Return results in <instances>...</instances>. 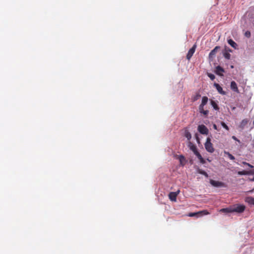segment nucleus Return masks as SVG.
Segmentation results:
<instances>
[{"label":"nucleus","mask_w":254,"mask_h":254,"mask_svg":"<svg viewBox=\"0 0 254 254\" xmlns=\"http://www.w3.org/2000/svg\"><path fill=\"white\" fill-rule=\"evenodd\" d=\"M195 48H196V46L193 45V47L189 50V51L187 54V59L188 60H190V59L192 56L193 54H194V53L195 52Z\"/></svg>","instance_id":"nucleus-8"},{"label":"nucleus","mask_w":254,"mask_h":254,"mask_svg":"<svg viewBox=\"0 0 254 254\" xmlns=\"http://www.w3.org/2000/svg\"><path fill=\"white\" fill-rule=\"evenodd\" d=\"M208 100V98L206 96H203L202 98L201 103L199 106L198 109L200 114L203 115L204 116L206 117L209 113L208 110H205L204 109V106L207 104Z\"/></svg>","instance_id":"nucleus-1"},{"label":"nucleus","mask_w":254,"mask_h":254,"mask_svg":"<svg viewBox=\"0 0 254 254\" xmlns=\"http://www.w3.org/2000/svg\"><path fill=\"white\" fill-rule=\"evenodd\" d=\"M232 210L233 212H236L238 213H243L245 209L246 206L243 204H235L231 206Z\"/></svg>","instance_id":"nucleus-2"},{"label":"nucleus","mask_w":254,"mask_h":254,"mask_svg":"<svg viewBox=\"0 0 254 254\" xmlns=\"http://www.w3.org/2000/svg\"><path fill=\"white\" fill-rule=\"evenodd\" d=\"M224 153L228 156V157L230 159H231L232 160H234L235 159V157L233 155H232L231 154H230L229 152L224 151Z\"/></svg>","instance_id":"nucleus-22"},{"label":"nucleus","mask_w":254,"mask_h":254,"mask_svg":"<svg viewBox=\"0 0 254 254\" xmlns=\"http://www.w3.org/2000/svg\"><path fill=\"white\" fill-rule=\"evenodd\" d=\"M220 46H216L209 53V59H213V58L215 56L217 52L219 50H220Z\"/></svg>","instance_id":"nucleus-6"},{"label":"nucleus","mask_w":254,"mask_h":254,"mask_svg":"<svg viewBox=\"0 0 254 254\" xmlns=\"http://www.w3.org/2000/svg\"><path fill=\"white\" fill-rule=\"evenodd\" d=\"M245 36L247 38H250L251 36V32L249 31H247L245 33Z\"/></svg>","instance_id":"nucleus-28"},{"label":"nucleus","mask_w":254,"mask_h":254,"mask_svg":"<svg viewBox=\"0 0 254 254\" xmlns=\"http://www.w3.org/2000/svg\"><path fill=\"white\" fill-rule=\"evenodd\" d=\"M220 211L225 213H232V207L230 206L227 208H222L220 210Z\"/></svg>","instance_id":"nucleus-17"},{"label":"nucleus","mask_w":254,"mask_h":254,"mask_svg":"<svg viewBox=\"0 0 254 254\" xmlns=\"http://www.w3.org/2000/svg\"><path fill=\"white\" fill-rule=\"evenodd\" d=\"M185 136L189 140H190L191 138V135L190 133L188 130L185 131Z\"/></svg>","instance_id":"nucleus-21"},{"label":"nucleus","mask_w":254,"mask_h":254,"mask_svg":"<svg viewBox=\"0 0 254 254\" xmlns=\"http://www.w3.org/2000/svg\"><path fill=\"white\" fill-rule=\"evenodd\" d=\"M197 157L198 158V159L199 160V161L200 162L203 164L205 163V161L204 160V159L202 158V157L201 156V154H199L198 155V156H197Z\"/></svg>","instance_id":"nucleus-23"},{"label":"nucleus","mask_w":254,"mask_h":254,"mask_svg":"<svg viewBox=\"0 0 254 254\" xmlns=\"http://www.w3.org/2000/svg\"><path fill=\"white\" fill-rule=\"evenodd\" d=\"M228 44L235 49H238V45L232 39H230L228 40Z\"/></svg>","instance_id":"nucleus-14"},{"label":"nucleus","mask_w":254,"mask_h":254,"mask_svg":"<svg viewBox=\"0 0 254 254\" xmlns=\"http://www.w3.org/2000/svg\"><path fill=\"white\" fill-rule=\"evenodd\" d=\"M230 88H231V90H232L233 91H234L237 93H239V90L237 87V84L235 81H232L231 82Z\"/></svg>","instance_id":"nucleus-11"},{"label":"nucleus","mask_w":254,"mask_h":254,"mask_svg":"<svg viewBox=\"0 0 254 254\" xmlns=\"http://www.w3.org/2000/svg\"><path fill=\"white\" fill-rule=\"evenodd\" d=\"M239 175H254V170L239 171L238 172Z\"/></svg>","instance_id":"nucleus-12"},{"label":"nucleus","mask_w":254,"mask_h":254,"mask_svg":"<svg viewBox=\"0 0 254 254\" xmlns=\"http://www.w3.org/2000/svg\"><path fill=\"white\" fill-rule=\"evenodd\" d=\"M221 125L226 130H229V127H228V126L224 122H222L221 123Z\"/></svg>","instance_id":"nucleus-26"},{"label":"nucleus","mask_w":254,"mask_h":254,"mask_svg":"<svg viewBox=\"0 0 254 254\" xmlns=\"http://www.w3.org/2000/svg\"><path fill=\"white\" fill-rule=\"evenodd\" d=\"M208 76L212 80H214L215 78V75L211 73H208Z\"/></svg>","instance_id":"nucleus-29"},{"label":"nucleus","mask_w":254,"mask_h":254,"mask_svg":"<svg viewBox=\"0 0 254 254\" xmlns=\"http://www.w3.org/2000/svg\"><path fill=\"white\" fill-rule=\"evenodd\" d=\"M250 180L254 182V177L252 179H250Z\"/></svg>","instance_id":"nucleus-36"},{"label":"nucleus","mask_w":254,"mask_h":254,"mask_svg":"<svg viewBox=\"0 0 254 254\" xmlns=\"http://www.w3.org/2000/svg\"><path fill=\"white\" fill-rule=\"evenodd\" d=\"M249 120L247 119H244L241 122L240 127L241 128H243L248 123Z\"/></svg>","instance_id":"nucleus-16"},{"label":"nucleus","mask_w":254,"mask_h":254,"mask_svg":"<svg viewBox=\"0 0 254 254\" xmlns=\"http://www.w3.org/2000/svg\"><path fill=\"white\" fill-rule=\"evenodd\" d=\"M196 140H197V142H198V143H199V142H200V141H199V138H198V137L197 136V135H196Z\"/></svg>","instance_id":"nucleus-35"},{"label":"nucleus","mask_w":254,"mask_h":254,"mask_svg":"<svg viewBox=\"0 0 254 254\" xmlns=\"http://www.w3.org/2000/svg\"><path fill=\"white\" fill-rule=\"evenodd\" d=\"M224 57L228 60H229L231 57V55L228 53H225L224 54Z\"/></svg>","instance_id":"nucleus-27"},{"label":"nucleus","mask_w":254,"mask_h":254,"mask_svg":"<svg viewBox=\"0 0 254 254\" xmlns=\"http://www.w3.org/2000/svg\"><path fill=\"white\" fill-rule=\"evenodd\" d=\"M198 131L202 134L207 135L209 132L208 129L204 125H199L197 127Z\"/></svg>","instance_id":"nucleus-4"},{"label":"nucleus","mask_w":254,"mask_h":254,"mask_svg":"<svg viewBox=\"0 0 254 254\" xmlns=\"http://www.w3.org/2000/svg\"><path fill=\"white\" fill-rule=\"evenodd\" d=\"M205 149L209 153H213L214 151V148L212 143L211 142V139L209 137H207L204 144Z\"/></svg>","instance_id":"nucleus-3"},{"label":"nucleus","mask_w":254,"mask_h":254,"mask_svg":"<svg viewBox=\"0 0 254 254\" xmlns=\"http://www.w3.org/2000/svg\"><path fill=\"white\" fill-rule=\"evenodd\" d=\"M254 189L253 190H251L249 191L248 192H253V191H254Z\"/></svg>","instance_id":"nucleus-37"},{"label":"nucleus","mask_w":254,"mask_h":254,"mask_svg":"<svg viewBox=\"0 0 254 254\" xmlns=\"http://www.w3.org/2000/svg\"><path fill=\"white\" fill-rule=\"evenodd\" d=\"M214 86L216 88L219 93L223 95L226 94V92L223 91V88L218 83H214Z\"/></svg>","instance_id":"nucleus-9"},{"label":"nucleus","mask_w":254,"mask_h":254,"mask_svg":"<svg viewBox=\"0 0 254 254\" xmlns=\"http://www.w3.org/2000/svg\"><path fill=\"white\" fill-rule=\"evenodd\" d=\"M216 73L219 75H222V73L224 72V69L221 67L220 66L218 65L216 66Z\"/></svg>","instance_id":"nucleus-15"},{"label":"nucleus","mask_w":254,"mask_h":254,"mask_svg":"<svg viewBox=\"0 0 254 254\" xmlns=\"http://www.w3.org/2000/svg\"><path fill=\"white\" fill-rule=\"evenodd\" d=\"M198 173L199 174L204 175L205 177H206L207 178L208 177V175L207 173L206 172H205L204 171H203V170L199 169L198 171Z\"/></svg>","instance_id":"nucleus-24"},{"label":"nucleus","mask_w":254,"mask_h":254,"mask_svg":"<svg viewBox=\"0 0 254 254\" xmlns=\"http://www.w3.org/2000/svg\"><path fill=\"white\" fill-rule=\"evenodd\" d=\"M213 128H214V129H215V130H217V129H217V126H216L215 124H214V125H213Z\"/></svg>","instance_id":"nucleus-34"},{"label":"nucleus","mask_w":254,"mask_h":254,"mask_svg":"<svg viewBox=\"0 0 254 254\" xmlns=\"http://www.w3.org/2000/svg\"><path fill=\"white\" fill-rule=\"evenodd\" d=\"M179 159L180 162V164L181 165H184L183 164V162L185 160V157L183 155H181L179 156Z\"/></svg>","instance_id":"nucleus-25"},{"label":"nucleus","mask_w":254,"mask_h":254,"mask_svg":"<svg viewBox=\"0 0 254 254\" xmlns=\"http://www.w3.org/2000/svg\"><path fill=\"white\" fill-rule=\"evenodd\" d=\"M189 147L190 148V149L191 150V151H194L197 148H196V146L195 145H194L192 143H191V142H189Z\"/></svg>","instance_id":"nucleus-20"},{"label":"nucleus","mask_w":254,"mask_h":254,"mask_svg":"<svg viewBox=\"0 0 254 254\" xmlns=\"http://www.w3.org/2000/svg\"><path fill=\"white\" fill-rule=\"evenodd\" d=\"M179 192V191L178 192H171L169 194V199L173 201H176L177 196Z\"/></svg>","instance_id":"nucleus-10"},{"label":"nucleus","mask_w":254,"mask_h":254,"mask_svg":"<svg viewBox=\"0 0 254 254\" xmlns=\"http://www.w3.org/2000/svg\"><path fill=\"white\" fill-rule=\"evenodd\" d=\"M243 163L245 164V165H246L247 166H248L249 167L251 168H253L254 167V166L251 164H250L249 163H247V162H243Z\"/></svg>","instance_id":"nucleus-32"},{"label":"nucleus","mask_w":254,"mask_h":254,"mask_svg":"<svg viewBox=\"0 0 254 254\" xmlns=\"http://www.w3.org/2000/svg\"><path fill=\"white\" fill-rule=\"evenodd\" d=\"M245 201L249 204L254 206V197L252 196L246 197L245 198Z\"/></svg>","instance_id":"nucleus-13"},{"label":"nucleus","mask_w":254,"mask_h":254,"mask_svg":"<svg viewBox=\"0 0 254 254\" xmlns=\"http://www.w3.org/2000/svg\"><path fill=\"white\" fill-rule=\"evenodd\" d=\"M210 184L215 187H223L225 186L224 183L219 181H214L213 180H210Z\"/></svg>","instance_id":"nucleus-5"},{"label":"nucleus","mask_w":254,"mask_h":254,"mask_svg":"<svg viewBox=\"0 0 254 254\" xmlns=\"http://www.w3.org/2000/svg\"><path fill=\"white\" fill-rule=\"evenodd\" d=\"M208 214H209V213L207 210H202V211H199L196 213H190L189 214V216H190V217H192V216H197L198 215L200 216H202L203 215H207Z\"/></svg>","instance_id":"nucleus-7"},{"label":"nucleus","mask_w":254,"mask_h":254,"mask_svg":"<svg viewBox=\"0 0 254 254\" xmlns=\"http://www.w3.org/2000/svg\"><path fill=\"white\" fill-rule=\"evenodd\" d=\"M232 138L234 140H235L238 141V142L240 143V140L239 139H238L235 136H232Z\"/></svg>","instance_id":"nucleus-33"},{"label":"nucleus","mask_w":254,"mask_h":254,"mask_svg":"<svg viewBox=\"0 0 254 254\" xmlns=\"http://www.w3.org/2000/svg\"><path fill=\"white\" fill-rule=\"evenodd\" d=\"M193 152L196 156H198V155L200 154V153L197 151V148L195 150L193 151Z\"/></svg>","instance_id":"nucleus-30"},{"label":"nucleus","mask_w":254,"mask_h":254,"mask_svg":"<svg viewBox=\"0 0 254 254\" xmlns=\"http://www.w3.org/2000/svg\"><path fill=\"white\" fill-rule=\"evenodd\" d=\"M193 152L196 156H198V155L200 154V153L197 151V148L195 150L193 151Z\"/></svg>","instance_id":"nucleus-31"},{"label":"nucleus","mask_w":254,"mask_h":254,"mask_svg":"<svg viewBox=\"0 0 254 254\" xmlns=\"http://www.w3.org/2000/svg\"><path fill=\"white\" fill-rule=\"evenodd\" d=\"M201 97V95L199 92H197L195 95H194L192 97V101L194 102L197 101L200 97Z\"/></svg>","instance_id":"nucleus-19"},{"label":"nucleus","mask_w":254,"mask_h":254,"mask_svg":"<svg viewBox=\"0 0 254 254\" xmlns=\"http://www.w3.org/2000/svg\"><path fill=\"white\" fill-rule=\"evenodd\" d=\"M210 103H211V106L213 107L214 109H215V110H218L219 109V108L217 103L215 101H214L212 100H211Z\"/></svg>","instance_id":"nucleus-18"}]
</instances>
